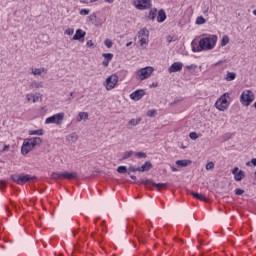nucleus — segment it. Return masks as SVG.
I'll list each match as a JSON object with an SVG mask.
<instances>
[{
  "instance_id": "nucleus-1",
  "label": "nucleus",
  "mask_w": 256,
  "mask_h": 256,
  "mask_svg": "<svg viewBox=\"0 0 256 256\" xmlns=\"http://www.w3.org/2000/svg\"><path fill=\"white\" fill-rule=\"evenodd\" d=\"M195 43V41H192V51L193 53H200V51H211V49L215 48V45H217V36L213 35L210 37L201 38L198 45Z\"/></svg>"
},
{
  "instance_id": "nucleus-2",
  "label": "nucleus",
  "mask_w": 256,
  "mask_h": 256,
  "mask_svg": "<svg viewBox=\"0 0 256 256\" xmlns=\"http://www.w3.org/2000/svg\"><path fill=\"white\" fill-rule=\"evenodd\" d=\"M193 211L188 207L179 208L177 211V220L179 223H191L194 221Z\"/></svg>"
},
{
  "instance_id": "nucleus-3",
  "label": "nucleus",
  "mask_w": 256,
  "mask_h": 256,
  "mask_svg": "<svg viewBox=\"0 0 256 256\" xmlns=\"http://www.w3.org/2000/svg\"><path fill=\"white\" fill-rule=\"evenodd\" d=\"M11 179L18 185H25V183H33V181H37V177L29 174H13Z\"/></svg>"
},
{
  "instance_id": "nucleus-4",
  "label": "nucleus",
  "mask_w": 256,
  "mask_h": 256,
  "mask_svg": "<svg viewBox=\"0 0 256 256\" xmlns=\"http://www.w3.org/2000/svg\"><path fill=\"white\" fill-rule=\"evenodd\" d=\"M252 101H255V94H253V91L251 90L243 91L240 96V102L242 103V105H244V107H249Z\"/></svg>"
},
{
  "instance_id": "nucleus-5",
  "label": "nucleus",
  "mask_w": 256,
  "mask_h": 256,
  "mask_svg": "<svg viewBox=\"0 0 256 256\" xmlns=\"http://www.w3.org/2000/svg\"><path fill=\"white\" fill-rule=\"evenodd\" d=\"M227 99H229V93L226 92L216 101L215 107L218 111H227L229 109V101Z\"/></svg>"
},
{
  "instance_id": "nucleus-6",
  "label": "nucleus",
  "mask_w": 256,
  "mask_h": 256,
  "mask_svg": "<svg viewBox=\"0 0 256 256\" xmlns=\"http://www.w3.org/2000/svg\"><path fill=\"white\" fill-rule=\"evenodd\" d=\"M155 69L151 66H146L136 72V77L139 81H145V79H149L153 74Z\"/></svg>"
},
{
  "instance_id": "nucleus-7",
  "label": "nucleus",
  "mask_w": 256,
  "mask_h": 256,
  "mask_svg": "<svg viewBox=\"0 0 256 256\" xmlns=\"http://www.w3.org/2000/svg\"><path fill=\"white\" fill-rule=\"evenodd\" d=\"M51 177L55 180L57 179H77V177H79V175L77 174V172H53L51 174Z\"/></svg>"
},
{
  "instance_id": "nucleus-8",
  "label": "nucleus",
  "mask_w": 256,
  "mask_h": 256,
  "mask_svg": "<svg viewBox=\"0 0 256 256\" xmlns=\"http://www.w3.org/2000/svg\"><path fill=\"white\" fill-rule=\"evenodd\" d=\"M63 119H65V113L61 112L48 117L45 120V123L46 125H49L51 123H54L55 125H61V122L63 121Z\"/></svg>"
},
{
  "instance_id": "nucleus-9",
  "label": "nucleus",
  "mask_w": 256,
  "mask_h": 256,
  "mask_svg": "<svg viewBox=\"0 0 256 256\" xmlns=\"http://www.w3.org/2000/svg\"><path fill=\"white\" fill-rule=\"evenodd\" d=\"M151 1L152 0H135L134 7L139 11H146V9H151V7H153Z\"/></svg>"
},
{
  "instance_id": "nucleus-10",
  "label": "nucleus",
  "mask_w": 256,
  "mask_h": 256,
  "mask_svg": "<svg viewBox=\"0 0 256 256\" xmlns=\"http://www.w3.org/2000/svg\"><path fill=\"white\" fill-rule=\"evenodd\" d=\"M119 82V77L116 74L109 76L105 81V88L107 91H111V89H115V86Z\"/></svg>"
},
{
  "instance_id": "nucleus-11",
  "label": "nucleus",
  "mask_w": 256,
  "mask_h": 256,
  "mask_svg": "<svg viewBox=\"0 0 256 256\" xmlns=\"http://www.w3.org/2000/svg\"><path fill=\"white\" fill-rule=\"evenodd\" d=\"M8 231L12 233L15 237L19 235V233H25V228L23 226L19 225L18 222H13L8 226Z\"/></svg>"
},
{
  "instance_id": "nucleus-12",
  "label": "nucleus",
  "mask_w": 256,
  "mask_h": 256,
  "mask_svg": "<svg viewBox=\"0 0 256 256\" xmlns=\"http://www.w3.org/2000/svg\"><path fill=\"white\" fill-rule=\"evenodd\" d=\"M146 211L148 213H152L153 215H157V213H161V208L155 204L153 200L148 201L146 204Z\"/></svg>"
},
{
  "instance_id": "nucleus-13",
  "label": "nucleus",
  "mask_w": 256,
  "mask_h": 256,
  "mask_svg": "<svg viewBox=\"0 0 256 256\" xmlns=\"http://www.w3.org/2000/svg\"><path fill=\"white\" fill-rule=\"evenodd\" d=\"M140 183H142V185H152L153 187H156L158 191L167 187V183H155L151 179L141 180Z\"/></svg>"
},
{
  "instance_id": "nucleus-14",
  "label": "nucleus",
  "mask_w": 256,
  "mask_h": 256,
  "mask_svg": "<svg viewBox=\"0 0 256 256\" xmlns=\"http://www.w3.org/2000/svg\"><path fill=\"white\" fill-rule=\"evenodd\" d=\"M143 97H145V91L143 89L135 90L130 94V99H132V101H141Z\"/></svg>"
},
{
  "instance_id": "nucleus-15",
  "label": "nucleus",
  "mask_w": 256,
  "mask_h": 256,
  "mask_svg": "<svg viewBox=\"0 0 256 256\" xmlns=\"http://www.w3.org/2000/svg\"><path fill=\"white\" fill-rule=\"evenodd\" d=\"M21 247L25 251H29V249H33V251H37V249L35 248V242L31 238L24 240L21 243Z\"/></svg>"
},
{
  "instance_id": "nucleus-16",
  "label": "nucleus",
  "mask_w": 256,
  "mask_h": 256,
  "mask_svg": "<svg viewBox=\"0 0 256 256\" xmlns=\"http://www.w3.org/2000/svg\"><path fill=\"white\" fill-rule=\"evenodd\" d=\"M232 175H234L235 181H243L245 179V171L239 170V167L232 169Z\"/></svg>"
},
{
  "instance_id": "nucleus-17",
  "label": "nucleus",
  "mask_w": 256,
  "mask_h": 256,
  "mask_svg": "<svg viewBox=\"0 0 256 256\" xmlns=\"http://www.w3.org/2000/svg\"><path fill=\"white\" fill-rule=\"evenodd\" d=\"M30 145V147H32V149H35V147H37V145H41L43 143V139H41V137H33V138H27L26 139Z\"/></svg>"
},
{
  "instance_id": "nucleus-18",
  "label": "nucleus",
  "mask_w": 256,
  "mask_h": 256,
  "mask_svg": "<svg viewBox=\"0 0 256 256\" xmlns=\"http://www.w3.org/2000/svg\"><path fill=\"white\" fill-rule=\"evenodd\" d=\"M87 32L82 29H77L75 35L73 36V41H84Z\"/></svg>"
},
{
  "instance_id": "nucleus-19",
  "label": "nucleus",
  "mask_w": 256,
  "mask_h": 256,
  "mask_svg": "<svg viewBox=\"0 0 256 256\" xmlns=\"http://www.w3.org/2000/svg\"><path fill=\"white\" fill-rule=\"evenodd\" d=\"M30 151H33V148L31 147V144H29V141L25 139L21 147V153L22 155H28Z\"/></svg>"
},
{
  "instance_id": "nucleus-20",
  "label": "nucleus",
  "mask_w": 256,
  "mask_h": 256,
  "mask_svg": "<svg viewBox=\"0 0 256 256\" xmlns=\"http://www.w3.org/2000/svg\"><path fill=\"white\" fill-rule=\"evenodd\" d=\"M183 69V63L181 62H174L170 68L168 69L169 73H178Z\"/></svg>"
},
{
  "instance_id": "nucleus-21",
  "label": "nucleus",
  "mask_w": 256,
  "mask_h": 256,
  "mask_svg": "<svg viewBox=\"0 0 256 256\" xmlns=\"http://www.w3.org/2000/svg\"><path fill=\"white\" fill-rule=\"evenodd\" d=\"M102 57H104L103 67H109V63L113 60V53H103Z\"/></svg>"
},
{
  "instance_id": "nucleus-22",
  "label": "nucleus",
  "mask_w": 256,
  "mask_h": 256,
  "mask_svg": "<svg viewBox=\"0 0 256 256\" xmlns=\"http://www.w3.org/2000/svg\"><path fill=\"white\" fill-rule=\"evenodd\" d=\"M153 169V164L149 161H146L141 167H138L139 173H145V171H150Z\"/></svg>"
},
{
  "instance_id": "nucleus-23",
  "label": "nucleus",
  "mask_w": 256,
  "mask_h": 256,
  "mask_svg": "<svg viewBox=\"0 0 256 256\" xmlns=\"http://www.w3.org/2000/svg\"><path fill=\"white\" fill-rule=\"evenodd\" d=\"M167 19V14L165 13L164 9H160L158 11V15H157V22L158 23H164V21Z\"/></svg>"
},
{
  "instance_id": "nucleus-24",
  "label": "nucleus",
  "mask_w": 256,
  "mask_h": 256,
  "mask_svg": "<svg viewBox=\"0 0 256 256\" xmlns=\"http://www.w3.org/2000/svg\"><path fill=\"white\" fill-rule=\"evenodd\" d=\"M189 193L192 195V197H194L195 199H198L199 201H208L207 197H205V195L201 193L194 192V191H189Z\"/></svg>"
},
{
  "instance_id": "nucleus-25",
  "label": "nucleus",
  "mask_w": 256,
  "mask_h": 256,
  "mask_svg": "<svg viewBox=\"0 0 256 256\" xmlns=\"http://www.w3.org/2000/svg\"><path fill=\"white\" fill-rule=\"evenodd\" d=\"M31 99H32V101H33V103H37V101H39V99H41V94H36V96H35V94H28L27 95V101H31Z\"/></svg>"
},
{
  "instance_id": "nucleus-26",
  "label": "nucleus",
  "mask_w": 256,
  "mask_h": 256,
  "mask_svg": "<svg viewBox=\"0 0 256 256\" xmlns=\"http://www.w3.org/2000/svg\"><path fill=\"white\" fill-rule=\"evenodd\" d=\"M176 165H178V167H189L191 160H178L176 161Z\"/></svg>"
},
{
  "instance_id": "nucleus-27",
  "label": "nucleus",
  "mask_w": 256,
  "mask_h": 256,
  "mask_svg": "<svg viewBox=\"0 0 256 256\" xmlns=\"http://www.w3.org/2000/svg\"><path fill=\"white\" fill-rule=\"evenodd\" d=\"M156 17H157V8L150 9L148 14V19H150V21H154Z\"/></svg>"
},
{
  "instance_id": "nucleus-28",
  "label": "nucleus",
  "mask_w": 256,
  "mask_h": 256,
  "mask_svg": "<svg viewBox=\"0 0 256 256\" xmlns=\"http://www.w3.org/2000/svg\"><path fill=\"white\" fill-rule=\"evenodd\" d=\"M87 119H89V114L87 112H80L78 114V118H77V121H87Z\"/></svg>"
},
{
  "instance_id": "nucleus-29",
  "label": "nucleus",
  "mask_w": 256,
  "mask_h": 256,
  "mask_svg": "<svg viewBox=\"0 0 256 256\" xmlns=\"http://www.w3.org/2000/svg\"><path fill=\"white\" fill-rule=\"evenodd\" d=\"M138 37L143 38V37H149V30L147 28H142L138 32Z\"/></svg>"
},
{
  "instance_id": "nucleus-30",
  "label": "nucleus",
  "mask_w": 256,
  "mask_h": 256,
  "mask_svg": "<svg viewBox=\"0 0 256 256\" xmlns=\"http://www.w3.org/2000/svg\"><path fill=\"white\" fill-rule=\"evenodd\" d=\"M235 77H237V74L235 72H228L226 76V81H235Z\"/></svg>"
},
{
  "instance_id": "nucleus-31",
  "label": "nucleus",
  "mask_w": 256,
  "mask_h": 256,
  "mask_svg": "<svg viewBox=\"0 0 256 256\" xmlns=\"http://www.w3.org/2000/svg\"><path fill=\"white\" fill-rule=\"evenodd\" d=\"M133 151H126V152H124V155H123V157L120 159V161H125V160H127V159H129L132 155H133Z\"/></svg>"
},
{
  "instance_id": "nucleus-32",
  "label": "nucleus",
  "mask_w": 256,
  "mask_h": 256,
  "mask_svg": "<svg viewBox=\"0 0 256 256\" xmlns=\"http://www.w3.org/2000/svg\"><path fill=\"white\" fill-rule=\"evenodd\" d=\"M229 45V36L224 35L221 40V47Z\"/></svg>"
},
{
  "instance_id": "nucleus-33",
  "label": "nucleus",
  "mask_w": 256,
  "mask_h": 256,
  "mask_svg": "<svg viewBox=\"0 0 256 256\" xmlns=\"http://www.w3.org/2000/svg\"><path fill=\"white\" fill-rule=\"evenodd\" d=\"M29 135H39L42 136L43 135V129H38V130H30L28 132Z\"/></svg>"
},
{
  "instance_id": "nucleus-34",
  "label": "nucleus",
  "mask_w": 256,
  "mask_h": 256,
  "mask_svg": "<svg viewBox=\"0 0 256 256\" xmlns=\"http://www.w3.org/2000/svg\"><path fill=\"white\" fill-rule=\"evenodd\" d=\"M207 23V20L204 19L203 16H198L196 19V25H205Z\"/></svg>"
},
{
  "instance_id": "nucleus-35",
  "label": "nucleus",
  "mask_w": 256,
  "mask_h": 256,
  "mask_svg": "<svg viewBox=\"0 0 256 256\" xmlns=\"http://www.w3.org/2000/svg\"><path fill=\"white\" fill-rule=\"evenodd\" d=\"M31 87H33L34 89H41L43 88V83L34 81L31 83Z\"/></svg>"
},
{
  "instance_id": "nucleus-36",
  "label": "nucleus",
  "mask_w": 256,
  "mask_h": 256,
  "mask_svg": "<svg viewBox=\"0 0 256 256\" xmlns=\"http://www.w3.org/2000/svg\"><path fill=\"white\" fill-rule=\"evenodd\" d=\"M117 173H120V174L128 173L127 166H119V167L117 168Z\"/></svg>"
},
{
  "instance_id": "nucleus-37",
  "label": "nucleus",
  "mask_w": 256,
  "mask_h": 256,
  "mask_svg": "<svg viewBox=\"0 0 256 256\" xmlns=\"http://www.w3.org/2000/svg\"><path fill=\"white\" fill-rule=\"evenodd\" d=\"M139 123H141V118H138V119H131L129 121V125H133V127L139 125Z\"/></svg>"
},
{
  "instance_id": "nucleus-38",
  "label": "nucleus",
  "mask_w": 256,
  "mask_h": 256,
  "mask_svg": "<svg viewBox=\"0 0 256 256\" xmlns=\"http://www.w3.org/2000/svg\"><path fill=\"white\" fill-rule=\"evenodd\" d=\"M32 73L33 75H41V73H45V68H35Z\"/></svg>"
},
{
  "instance_id": "nucleus-39",
  "label": "nucleus",
  "mask_w": 256,
  "mask_h": 256,
  "mask_svg": "<svg viewBox=\"0 0 256 256\" xmlns=\"http://www.w3.org/2000/svg\"><path fill=\"white\" fill-rule=\"evenodd\" d=\"M146 115L147 117H155V115H157V110L155 109L148 110Z\"/></svg>"
},
{
  "instance_id": "nucleus-40",
  "label": "nucleus",
  "mask_w": 256,
  "mask_h": 256,
  "mask_svg": "<svg viewBox=\"0 0 256 256\" xmlns=\"http://www.w3.org/2000/svg\"><path fill=\"white\" fill-rule=\"evenodd\" d=\"M190 139H192V141H197V139H199V135L197 134V132H191L189 134Z\"/></svg>"
},
{
  "instance_id": "nucleus-41",
  "label": "nucleus",
  "mask_w": 256,
  "mask_h": 256,
  "mask_svg": "<svg viewBox=\"0 0 256 256\" xmlns=\"http://www.w3.org/2000/svg\"><path fill=\"white\" fill-rule=\"evenodd\" d=\"M104 45L107 47V49H111V47H113V41L109 40V39H106L104 41Z\"/></svg>"
},
{
  "instance_id": "nucleus-42",
  "label": "nucleus",
  "mask_w": 256,
  "mask_h": 256,
  "mask_svg": "<svg viewBox=\"0 0 256 256\" xmlns=\"http://www.w3.org/2000/svg\"><path fill=\"white\" fill-rule=\"evenodd\" d=\"M137 171H139V167L135 168L134 166H129L127 174L131 175V173H135Z\"/></svg>"
},
{
  "instance_id": "nucleus-43",
  "label": "nucleus",
  "mask_w": 256,
  "mask_h": 256,
  "mask_svg": "<svg viewBox=\"0 0 256 256\" xmlns=\"http://www.w3.org/2000/svg\"><path fill=\"white\" fill-rule=\"evenodd\" d=\"M149 43V38L148 37H142L140 38V45H147Z\"/></svg>"
},
{
  "instance_id": "nucleus-44",
  "label": "nucleus",
  "mask_w": 256,
  "mask_h": 256,
  "mask_svg": "<svg viewBox=\"0 0 256 256\" xmlns=\"http://www.w3.org/2000/svg\"><path fill=\"white\" fill-rule=\"evenodd\" d=\"M135 155L138 157V159H145V157H147V154L144 152H136Z\"/></svg>"
},
{
  "instance_id": "nucleus-45",
  "label": "nucleus",
  "mask_w": 256,
  "mask_h": 256,
  "mask_svg": "<svg viewBox=\"0 0 256 256\" xmlns=\"http://www.w3.org/2000/svg\"><path fill=\"white\" fill-rule=\"evenodd\" d=\"M214 167H215V163H213V162H208V163L206 164V170H207V171L213 169Z\"/></svg>"
},
{
  "instance_id": "nucleus-46",
  "label": "nucleus",
  "mask_w": 256,
  "mask_h": 256,
  "mask_svg": "<svg viewBox=\"0 0 256 256\" xmlns=\"http://www.w3.org/2000/svg\"><path fill=\"white\" fill-rule=\"evenodd\" d=\"M69 138L71 139L72 143H75V141H77L78 136L76 133H73L71 135H69Z\"/></svg>"
},
{
  "instance_id": "nucleus-47",
  "label": "nucleus",
  "mask_w": 256,
  "mask_h": 256,
  "mask_svg": "<svg viewBox=\"0 0 256 256\" xmlns=\"http://www.w3.org/2000/svg\"><path fill=\"white\" fill-rule=\"evenodd\" d=\"M167 41L168 43H173V41H177V37L176 36H167Z\"/></svg>"
},
{
  "instance_id": "nucleus-48",
  "label": "nucleus",
  "mask_w": 256,
  "mask_h": 256,
  "mask_svg": "<svg viewBox=\"0 0 256 256\" xmlns=\"http://www.w3.org/2000/svg\"><path fill=\"white\" fill-rule=\"evenodd\" d=\"M75 33V30L73 28H68L65 30L66 35H73Z\"/></svg>"
},
{
  "instance_id": "nucleus-49",
  "label": "nucleus",
  "mask_w": 256,
  "mask_h": 256,
  "mask_svg": "<svg viewBox=\"0 0 256 256\" xmlns=\"http://www.w3.org/2000/svg\"><path fill=\"white\" fill-rule=\"evenodd\" d=\"M243 193H245V190L241 189V188H237L235 190V195H243Z\"/></svg>"
},
{
  "instance_id": "nucleus-50",
  "label": "nucleus",
  "mask_w": 256,
  "mask_h": 256,
  "mask_svg": "<svg viewBox=\"0 0 256 256\" xmlns=\"http://www.w3.org/2000/svg\"><path fill=\"white\" fill-rule=\"evenodd\" d=\"M86 47H90V48H95V43H93V40H89L87 43H86Z\"/></svg>"
},
{
  "instance_id": "nucleus-51",
  "label": "nucleus",
  "mask_w": 256,
  "mask_h": 256,
  "mask_svg": "<svg viewBox=\"0 0 256 256\" xmlns=\"http://www.w3.org/2000/svg\"><path fill=\"white\" fill-rule=\"evenodd\" d=\"M89 13V9L80 10V15H87Z\"/></svg>"
},
{
  "instance_id": "nucleus-52",
  "label": "nucleus",
  "mask_w": 256,
  "mask_h": 256,
  "mask_svg": "<svg viewBox=\"0 0 256 256\" xmlns=\"http://www.w3.org/2000/svg\"><path fill=\"white\" fill-rule=\"evenodd\" d=\"M45 223H49L50 225H53V220H51L50 216L46 217Z\"/></svg>"
},
{
  "instance_id": "nucleus-53",
  "label": "nucleus",
  "mask_w": 256,
  "mask_h": 256,
  "mask_svg": "<svg viewBox=\"0 0 256 256\" xmlns=\"http://www.w3.org/2000/svg\"><path fill=\"white\" fill-rule=\"evenodd\" d=\"M6 151H9V145H5L0 153H5Z\"/></svg>"
},
{
  "instance_id": "nucleus-54",
  "label": "nucleus",
  "mask_w": 256,
  "mask_h": 256,
  "mask_svg": "<svg viewBox=\"0 0 256 256\" xmlns=\"http://www.w3.org/2000/svg\"><path fill=\"white\" fill-rule=\"evenodd\" d=\"M6 185L7 183H5V181L0 180V189H3Z\"/></svg>"
},
{
  "instance_id": "nucleus-55",
  "label": "nucleus",
  "mask_w": 256,
  "mask_h": 256,
  "mask_svg": "<svg viewBox=\"0 0 256 256\" xmlns=\"http://www.w3.org/2000/svg\"><path fill=\"white\" fill-rule=\"evenodd\" d=\"M130 179H132L133 181H137V176L130 174Z\"/></svg>"
},
{
  "instance_id": "nucleus-56",
  "label": "nucleus",
  "mask_w": 256,
  "mask_h": 256,
  "mask_svg": "<svg viewBox=\"0 0 256 256\" xmlns=\"http://www.w3.org/2000/svg\"><path fill=\"white\" fill-rule=\"evenodd\" d=\"M251 163H252V165H253L254 167H256V158H253V159L251 160Z\"/></svg>"
},
{
  "instance_id": "nucleus-57",
  "label": "nucleus",
  "mask_w": 256,
  "mask_h": 256,
  "mask_svg": "<svg viewBox=\"0 0 256 256\" xmlns=\"http://www.w3.org/2000/svg\"><path fill=\"white\" fill-rule=\"evenodd\" d=\"M112 202L114 203V205H117V199H115V197H112Z\"/></svg>"
},
{
  "instance_id": "nucleus-58",
  "label": "nucleus",
  "mask_w": 256,
  "mask_h": 256,
  "mask_svg": "<svg viewBox=\"0 0 256 256\" xmlns=\"http://www.w3.org/2000/svg\"><path fill=\"white\" fill-rule=\"evenodd\" d=\"M207 13H209V7H206V9L204 10V15H207Z\"/></svg>"
},
{
  "instance_id": "nucleus-59",
  "label": "nucleus",
  "mask_w": 256,
  "mask_h": 256,
  "mask_svg": "<svg viewBox=\"0 0 256 256\" xmlns=\"http://www.w3.org/2000/svg\"><path fill=\"white\" fill-rule=\"evenodd\" d=\"M246 165H247V167H251V165H253V162H251V161L247 162Z\"/></svg>"
},
{
  "instance_id": "nucleus-60",
  "label": "nucleus",
  "mask_w": 256,
  "mask_h": 256,
  "mask_svg": "<svg viewBox=\"0 0 256 256\" xmlns=\"http://www.w3.org/2000/svg\"><path fill=\"white\" fill-rule=\"evenodd\" d=\"M131 45H133V42H128V43L126 44V47H131Z\"/></svg>"
},
{
  "instance_id": "nucleus-61",
  "label": "nucleus",
  "mask_w": 256,
  "mask_h": 256,
  "mask_svg": "<svg viewBox=\"0 0 256 256\" xmlns=\"http://www.w3.org/2000/svg\"><path fill=\"white\" fill-rule=\"evenodd\" d=\"M171 170L175 173V172H177V168H175V167H171Z\"/></svg>"
},
{
  "instance_id": "nucleus-62",
  "label": "nucleus",
  "mask_w": 256,
  "mask_h": 256,
  "mask_svg": "<svg viewBox=\"0 0 256 256\" xmlns=\"http://www.w3.org/2000/svg\"><path fill=\"white\" fill-rule=\"evenodd\" d=\"M80 3H89V0H80Z\"/></svg>"
},
{
  "instance_id": "nucleus-63",
  "label": "nucleus",
  "mask_w": 256,
  "mask_h": 256,
  "mask_svg": "<svg viewBox=\"0 0 256 256\" xmlns=\"http://www.w3.org/2000/svg\"><path fill=\"white\" fill-rule=\"evenodd\" d=\"M115 0H105L106 3H113Z\"/></svg>"
},
{
  "instance_id": "nucleus-64",
  "label": "nucleus",
  "mask_w": 256,
  "mask_h": 256,
  "mask_svg": "<svg viewBox=\"0 0 256 256\" xmlns=\"http://www.w3.org/2000/svg\"><path fill=\"white\" fill-rule=\"evenodd\" d=\"M253 15H255V16H256V9L253 11Z\"/></svg>"
}]
</instances>
